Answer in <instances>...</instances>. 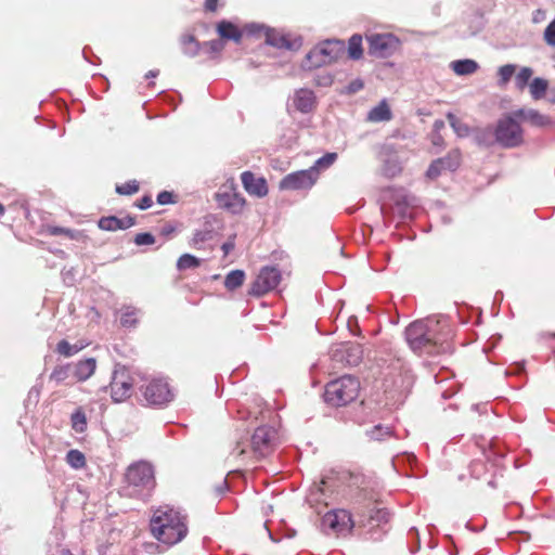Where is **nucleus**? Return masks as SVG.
<instances>
[{"label": "nucleus", "instance_id": "52", "mask_svg": "<svg viewBox=\"0 0 555 555\" xmlns=\"http://www.w3.org/2000/svg\"><path fill=\"white\" fill-rule=\"evenodd\" d=\"M325 501V489L322 486H315L310 490L309 502Z\"/></svg>", "mask_w": 555, "mask_h": 555}, {"label": "nucleus", "instance_id": "9", "mask_svg": "<svg viewBox=\"0 0 555 555\" xmlns=\"http://www.w3.org/2000/svg\"><path fill=\"white\" fill-rule=\"evenodd\" d=\"M140 391L149 405L163 406L173 399V392L164 378H154L141 386Z\"/></svg>", "mask_w": 555, "mask_h": 555}, {"label": "nucleus", "instance_id": "46", "mask_svg": "<svg viewBox=\"0 0 555 555\" xmlns=\"http://www.w3.org/2000/svg\"><path fill=\"white\" fill-rule=\"evenodd\" d=\"M139 191V184L135 180L128 181L116 186V192L120 195H131Z\"/></svg>", "mask_w": 555, "mask_h": 555}, {"label": "nucleus", "instance_id": "54", "mask_svg": "<svg viewBox=\"0 0 555 555\" xmlns=\"http://www.w3.org/2000/svg\"><path fill=\"white\" fill-rule=\"evenodd\" d=\"M157 203L159 205H168L173 203V194L168 191H163L157 195Z\"/></svg>", "mask_w": 555, "mask_h": 555}, {"label": "nucleus", "instance_id": "19", "mask_svg": "<svg viewBox=\"0 0 555 555\" xmlns=\"http://www.w3.org/2000/svg\"><path fill=\"white\" fill-rule=\"evenodd\" d=\"M133 217L117 218L115 216L102 217L99 220V228L104 231L126 230L134 225Z\"/></svg>", "mask_w": 555, "mask_h": 555}, {"label": "nucleus", "instance_id": "22", "mask_svg": "<svg viewBox=\"0 0 555 555\" xmlns=\"http://www.w3.org/2000/svg\"><path fill=\"white\" fill-rule=\"evenodd\" d=\"M95 369L96 360L94 358H88L77 362L73 366V376L79 382H85L93 375Z\"/></svg>", "mask_w": 555, "mask_h": 555}, {"label": "nucleus", "instance_id": "1", "mask_svg": "<svg viewBox=\"0 0 555 555\" xmlns=\"http://www.w3.org/2000/svg\"><path fill=\"white\" fill-rule=\"evenodd\" d=\"M404 334L408 345L415 353L435 356L450 351L449 332L443 331L439 320L414 321L405 328Z\"/></svg>", "mask_w": 555, "mask_h": 555}, {"label": "nucleus", "instance_id": "27", "mask_svg": "<svg viewBox=\"0 0 555 555\" xmlns=\"http://www.w3.org/2000/svg\"><path fill=\"white\" fill-rule=\"evenodd\" d=\"M245 280V272L243 270H232L224 279V286L229 291L236 289L242 286Z\"/></svg>", "mask_w": 555, "mask_h": 555}, {"label": "nucleus", "instance_id": "18", "mask_svg": "<svg viewBox=\"0 0 555 555\" xmlns=\"http://www.w3.org/2000/svg\"><path fill=\"white\" fill-rule=\"evenodd\" d=\"M216 202L219 207L228 209L232 214H240L245 205V199L242 195L228 191L217 193Z\"/></svg>", "mask_w": 555, "mask_h": 555}, {"label": "nucleus", "instance_id": "5", "mask_svg": "<svg viewBox=\"0 0 555 555\" xmlns=\"http://www.w3.org/2000/svg\"><path fill=\"white\" fill-rule=\"evenodd\" d=\"M345 48L343 40H325L307 53L301 66L304 69H312L328 65L344 55Z\"/></svg>", "mask_w": 555, "mask_h": 555}, {"label": "nucleus", "instance_id": "40", "mask_svg": "<svg viewBox=\"0 0 555 555\" xmlns=\"http://www.w3.org/2000/svg\"><path fill=\"white\" fill-rule=\"evenodd\" d=\"M532 74L533 70L530 67H522L515 78L516 88L519 90H524L528 86L529 80L532 77Z\"/></svg>", "mask_w": 555, "mask_h": 555}, {"label": "nucleus", "instance_id": "64", "mask_svg": "<svg viewBox=\"0 0 555 555\" xmlns=\"http://www.w3.org/2000/svg\"><path fill=\"white\" fill-rule=\"evenodd\" d=\"M159 74V70L158 69H152V70H149L145 75V78L150 79V78H155L157 77Z\"/></svg>", "mask_w": 555, "mask_h": 555}, {"label": "nucleus", "instance_id": "21", "mask_svg": "<svg viewBox=\"0 0 555 555\" xmlns=\"http://www.w3.org/2000/svg\"><path fill=\"white\" fill-rule=\"evenodd\" d=\"M294 106L301 113H310L315 106V95L312 90L299 89L293 99Z\"/></svg>", "mask_w": 555, "mask_h": 555}, {"label": "nucleus", "instance_id": "29", "mask_svg": "<svg viewBox=\"0 0 555 555\" xmlns=\"http://www.w3.org/2000/svg\"><path fill=\"white\" fill-rule=\"evenodd\" d=\"M348 55L351 60H360L363 55L362 49V37L360 35H353L348 41Z\"/></svg>", "mask_w": 555, "mask_h": 555}, {"label": "nucleus", "instance_id": "2", "mask_svg": "<svg viewBox=\"0 0 555 555\" xmlns=\"http://www.w3.org/2000/svg\"><path fill=\"white\" fill-rule=\"evenodd\" d=\"M151 531L160 542L172 545L180 542L188 532L184 517L171 507H159L151 519Z\"/></svg>", "mask_w": 555, "mask_h": 555}, {"label": "nucleus", "instance_id": "7", "mask_svg": "<svg viewBox=\"0 0 555 555\" xmlns=\"http://www.w3.org/2000/svg\"><path fill=\"white\" fill-rule=\"evenodd\" d=\"M513 113L499 119L494 128L495 142L505 149H513L524 143V132Z\"/></svg>", "mask_w": 555, "mask_h": 555}, {"label": "nucleus", "instance_id": "12", "mask_svg": "<svg viewBox=\"0 0 555 555\" xmlns=\"http://www.w3.org/2000/svg\"><path fill=\"white\" fill-rule=\"evenodd\" d=\"M322 526L336 534L346 535L351 532L356 521L347 509H335L327 512L322 518Z\"/></svg>", "mask_w": 555, "mask_h": 555}, {"label": "nucleus", "instance_id": "11", "mask_svg": "<svg viewBox=\"0 0 555 555\" xmlns=\"http://www.w3.org/2000/svg\"><path fill=\"white\" fill-rule=\"evenodd\" d=\"M281 279V271L276 267L266 266L259 271L248 294L255 297H261L273 291L280 284Z\"/></svg>", "mask_w": 555, "mask_h": 555}, {"label": "nucleus", "instance_id": "3", "mask_svg": "<svg viewBox=\"0 0 555 555\" xmlns=\"http://www.w3.org/2000/svg\"><path fill=\"white\" fill-rule=\"evenodd\" d=\"M125 490L128 495L146 499L155 486L153 467L146 462H139L128 467Z\"/></svg>", "mask_w": 555, "mask_h": 555}, {"label": "nucleus", "instance_id": "28", "mask_svg": "<svg viewBox=\"0 0 555 555\" xmlns=\"http://www.w3.org/2000/svg\"><path fill=\"white\" fill-rule=\"evenodd\" d=\"M365 435L369 438V440L384 441L386 438H388L392 435V430L388 426L378 424V425L372 427L371 429H367L365 431Z\"/></svg>", "mask_w": 555, "mask_h": 555}, {"label": "nucleus", "instance_id": "53", "mask_svg": "<svg viewBox=\"0 0 555 555\" xmlns=\"http://www.w3.org/2000/svg\"><path fill=\"white\" fill-rule=\"evenodd\" d=\"M134 243L138 246L152 245L155 243V237H154V235H152L151 233H147V232L139 233L134 236Z\"/></svg>", "mask_w": 555, "mask_h": 555}, {"label": "nucleus", "instance_id": "25", "mask_svg": "<svg viewBox=\"0 0 555 555\" xmlns=\"http://www.w3.org/2000/svg\"><path fill=\"white\" fill-rule=\"evenodd\" d=\"M217 30L221 38L233 40L236 43L242 39V33L231 22L221 21L217 26Z\"/></svg>", "mask_w": 555, "mask_h": 555}, {"label": "nucleus", "instance_id": "58", "mask_svg": "<svg viewBox=\"0 0 555 555\" xmlns=\"http://www.w3.org/2000/svg\"><path fill=\"white\" fill-rule=\"evenodd\" d=\"M39 397H40V387L36 385L30 388V390L28 392V400H30V401L34 400L35 402H38Z\"/></svg>", "mask_w": 555, "mask_h": 555}, {"label": "nucleus", "instance_id": "41", "mask_svg": "<svg viewBox=\"0 0 555 555\" xmlns=\"http://www.w3.org/2000/svg\"><path fill=\"white\" fill-rule=\"evenodd\" d=\"M72 425L77 433H82L86 429L87 420L82 411L78 410L72 414Z\"/></svg>", "mask_w": 555, "mask_h": 555}, {"label": "nucleus", "instance_id": "6", "mask_svg": "<svg viewBox=\"0 0 555 555\" xmlns=\"http://www.w3.org/2000/svg\"><path fill=\"white\" fill-rule=\"evenodd\" d=\"M358 526L364 529L367 539L379 541L387 532L385 526L390 519V513L386 508L373 506L367 511L358 513Z\"/></svg>", "mask_w": 555, "mask_h": 555}, {"label": "nucleus", "instance_id": "56", "mask_svg": "<svg viewBox=\"0 0 555 555\" xmlns=\"http://www.w3.org/2000/svg\"><path fill=\"white\" fill-rule=\"evenodd\" d=\"M235 237L236 235L233 234L229 236V238L222 244L221 249L223 250V254L227 256L229 255L235 247Z\"/></svg>", "mask_w": 555, "mask_h": 555}, {"label": "nucleus", "instance_id": "43", "mask_svg": "<svg viewBox=\"0 0 555 555\" xmlns=\"http://www.w3.org/2000/svg\"><path fill=\"white\" fill-rule=\"evenodd\" d=\"M515 69H516V66L513 65V64H506V65H503L499 68V83L500 85H506L512 76L514 75L515 73Z\"/></svg>", "mask_w": 555, "mask_h": 555}, {"label": "nucleus", "instance_id": "45", "mask_svg": "<svg viewBox=\"0 0 555 555\" xmlns=\"http://www.w3.org/2000/svg\"><path fill=\"white\" fill-rule=\"evenodd\" d=\"M477 142L479 144H482V145H486V146H491L493 145L495 142V135H494V129H486L483 131H481L480 133H478L477 135Z\"/></svg>", "mask_w": 555, "mask_h": 555}, {"label": "nucleus", "instance_id": "35", "mask_svg": "<svg viewBox=\"0 0 555 555\" xmlns=\"http://www.w3.org/2000/svg\"><path fill=\"white\" fill-rule=\"evenodd\" d=\"M547 81L543 78H534L529 88H530V94L534 100H540L544 96L546 90H547Z\"/></svg>", "mask_w": 555, "mask_h": 555}, {"label": "nucleus", "instance_id": "34", "mask_svg": "<svg viewBox=\"0 0 555 555\" xmlns=\"http://www.w3.org/2000/svg\"><path fill=\"white\" fill-rule=\"evenodd\" d=\"M83 345L79 344H69L67 340L62 339L56 345V352L64 357H72L78 353L81 349H83Z\"/></svg>", "mask_w": 555, "mask_h": 555}, {"label": "nucleus", "instance_id": "4", "mask_svg": "<svg viewBox=\"0 0 555 555\" xmlns=\"http://www.w3.org/2000/svg\"><path fill=\"white\" fill-rule=\"evenodd\" d=\"M360 390L359 380L351 375H344L327 383L324 390V400L333 406H341L353 401Z\"/></svg>", "mask_w": 555, "mask_h": 555}, {"label": "nucleus", "instance_id": "48", "mask_svg": "<svg viewBox=\"0 0 555 555\" xmlns=\"http://www.w3.org/2000/svg\"><path fill=\"white\" fill-rule=\"evenodd\" d=\"M444 171L441 162L437 158L428 167L426 177L430 180L437 179Z\"/></svg>", "mask_w": 555, "mask_h": 555}, {"label": "nucleus", "instance_id": "63", "mask_svg": "<svg viewBox=\"0 0 555 555\" xmlns=\"http://www.w3.org/2000/svg\"><path fill=\"white\" fill-rule=\"evenodd\" d=\"M444 128V122L442 120H436L434 122V131L439 133V131Z\"/></svg>", "mask_w": 555, "mask_h": 555}, {"label": "nucleus", "instance_id": "31", "mask_svg": "<svg viewBox=\"0 0 555 555\" xmlns=\"http://www.w3.org/2000/svg\"><path fill=\"white\" fill-rule=\"evenodd\" d=\"M139 310L133 307H125L120 317V324L124 327H135L138 324Z\"/></svg>", "mask_w": 555, "mask_h": 555}, {"label": "nucleus", "instance_id": "26", "mask_svg": "<svg viewBox=\"0 0 555 555\" xmlns=\"http://www.w3.org/2000/svg\"><path fill=\"white\" fill-rule=\"evenodd\" d=\"M180 42L182 46V52L189 57L196 56L199 50H203V44H201L192 35H183Z\"/></svg>", "mask_w": 555, "mask_h": 555}, {"label": "nucleus", "instance_id": "33", "mask_svg": "<svg viewBox=\"0 0 555 555\" xmlns=\"http://www.w3.org/2000/svg\"><path fill=\"white\" fill-rule=\"evenodd\" d=\"M66 462L70 467L80 469L86 466V456L79 450L72 449L66 454Z\"/></svg>", "mask_w": 555, "mask_h": 555}, {"label": "nucleus", "instance_id": "50", "mask_svg": "<svg viewBox=\"0 0 555 555\" xmlns=\"http://www.w3.org/2000/svg\"><path fill=\"white\" fill-rule=\"evenodd\" d=\"M363 88H364L363 80L360 79V78H357V79L352 80L351 82H349L345 87L343 93L351 95V94H354V93L359 92Z\"/></svg>", "mask_w": 555, "mask_h": 555}, {"label": "nucleus", "instance_id": "30", "mask_svg": "<svg viewBox=\"0 0 555 555\" xmlns=\"http://www.w3.org/2000/svg\"><path fill=\"white\" fill-rule=\"evenodd\" d=\"M214 237V231L210 228H205L203 230H197L194 232L193 237L190 242V245L194 248L201 249L203 244L211 241Z\"/></svg>", "mask_w": 555, "mask_h": 555}, {"label": "nucleus", "instance_id": "44", "mask_svg": "<svg viewBox=\"0 0 555 555\" xmlns=\"http://www.w3.org/2000/svg\"><path fill=\"white\" fill-rule=\"evenodd\" d=\"M224 48V43L221 39H215L203 43V50L209 54H218Z\"/></svg>", "mask_w": 555, "mask_h": 555}, {"label": "nucleus", "instance_id": "38", "mask_svg": "<svg viewBox=\"0 0 555 555\" xmlns=\"http://www.w3.org/2000/svg\"><path fill=\"white\" fill-rule=\"evenodd\" d=\"M47 233L50 235H53V236L66 235L70 240H79V237L81 236L80 231L70 230V229L62 228V227H55V225H49L47 228Z\"/></svg>", "mask_w": 555, "mask_h": 555}, {"label": "nucleus", "instance_id": "37", "mask_svg": "<svg viewBox=\"0 0 555 555\" xmlns=\"http://www.w3.org/2000/svg\"><path fill=\"white\" fill-rule=\"evenodd\" d=\"M73 375V366L69 364L55 366L50 375V379L55 380L57 384L66 380Z\"/></svg>", "mask_w": 555, "mask_h": 555}, {"label": "nucleus", "instance_id": "15", "mask_svg": "<svg viewBox=\"0 0 555 555\" xmlns=\"http://www.w3.org/2000/svg\"><path fill=\"white\" fill-rule=\"evenodd\" d=\"M109 387L114 402H122L130 397L132 383L125 366L120 364L115 365Z\"/></svg>", "mask_w": 555, "mask_h": 555}, {"label": "nucleus", "instance_id": "55", "mask_svg": "<svg viewBox=\"0 0 555 555\" xmlns=\"http://www.w3.org/2000/svg\"><path fill=\"white\" fill-rule=\"evenodd\" d=\"M486 469V465L480 462V461H477V462H474L470 466V474L474 478L476 479H479L480 478V474Z\"/></svg>", "mask_w": 555, "mask_h": 555}, {"label": "nucleus", "instance_id": "51", "mask_svg": "<svg viewBox=\"0 0 555 555\" xmlns=\"http://www.w3.org/2000/svg\"><path fill=\"white\" fill-rule=\"evenodd\" d=\"M543 38L548 46L555 47V20L546 26Z\"/></svg>", "mask_w": 555, "mask_h": 555}, {"label": "nucleus", "instance_id": "13", "mask_svg": "<svg viewBox=\"0 0 555 555\" xmlns=\"http://www.w3.org/2000/svg\"><path fill=\"white\" fill-rule=\"evenodd\" d=\"M369 53L376 57H388L399 47V39L392 34H372L366 36Z\"/></svg>", "mask_w": 555, "mask_h": 555}, {"label": "nucleus", "instance_id": "20", "mask_svg": "<svg viewBox=\"0 0 555 555\" xmlns=\"http://www.w3.org/2000/svg\"><path fill=\"white\" fill-rule=\"evenodd\" d=\"M513 115L517 118L529 121L534 127H546L552 124L548 116L543 115L533 108H520L514 111Z\"/></svg>", "mask_w": 555, "mask_h": 555}, {"label": "nucleus", "instance_id": "8", "mask_svg": "<svg viewBox=\"0 0 555 555\" xmlns=\"http://www.w3.org/2000/svg\"><path fill=\"white\" fill-rule=\"evenodd\" d=\"M278 442V431L271 426H259L250 438L251 453L256 459L269 455Z\"/></svg>", "mask_w": 555, "mask_h": 555}, {"label": "nucleus", "instance_id": "23", "mask_svg": "<svg viewBox=\"0 0 555 555\" xmlns=\"http://www.w3.org/2000/svg\"><path fill=\"white\" fill-rule=\"evenodd\" d=\"M392 118V113L386 100H383L373 107L369 113L366 119L372 122L388 121Z\"/></svg>", "mask_w": 555, "mask_h": 555}, {"label": "nucleus", "instance_id": "24", "mask_svg": "<svg viewBox=\"0 0 555 555\" xmlns=\"http://www.w3.org/2000/svg\"><path fill=\"white\" fill-rule=\"evenodd\" d=\"M450 66L459 76L472 75L479 68L478 63L469 59L453 61Z\"/></svg>", "mask_w": 555, "mask_h": 555}, {"label": "nucleus", "instance_id": "14", "mask_svg": "<svg viewBox=\"0 0 555 555\" xmlns=\"http://www.w3.org/2000/svg\"><path fill=\"white\" fill-rule=\"evenodd\" d=\"M318 180V169L309 168L286 175L280 181L281 190H308L311 189Z\"/></svg>", "mask_w": 555, "mask_h": 555}, {"label": "nucleus", "instance_id": "61", "mask_svg": "<svg viewBox=\"0 0 555 555\" xmlns=\"http://www.w3.org/2000/svg\"><path fill=\"white\" fill-rule=\"evenodd\" d=\"M332 82H333V79L331 76H324L318 80V85L323 86V87L330 86V85H332Z\"/></svg>", "mask_w": 555, "mask_h": 555}, {"label": "nucleus", "instance_id": "62", "mask_svg": "<svg viewBox=\"0 0 555 555\" xmlns=\"http://www.w3.org/2000/svg\"><path fill=\"white\" fill-rule=\"evenodd\" d=\"M234 452H237V456L244 455L246 453V449L244 447H242V442L241 441H238L236 443V447L233 450V453Z\"/></svg>", "mask_w": 555, "mask_h": 555}, {"label": "nucleus", "instance_id": "39", "mask_svg": "<svg viewBox=\"0 0 555 555\" xmlns=\"http://www.w3.org/2000/svg\"><path fill=\"white\" fill-rule=\"evenodd\" d=\"M447 119L449 120L451 127L455 131L459 137H466L469 133V128L467 125L462 122L454 114L448 113Z\"/></svg>", "mask_w": 555, "mask_h": 555}, {"label": "nucleus", "instance_id": "47", "mask_svg": "<svg viewBox=\"0 0 555 555\" xmlns=\"http://www.w3.org/2000/svg\"><path fill=\"white\" fill-rule=\"evenodd\" d=\"M396 205L401 208V206L409 207V206H416L417 205V198L414 195L403 193L401 195H398L396 199ZM403 214L404 211L400 209Z\"/></svg>", "mask_w": 555, "mask_h": 555}, {"label": "nucleus", "instance_id": "59", "mask_svg": "<svg viewBox=\"0 0 555 555\" xmlns=\"http://www.w3.org/2000/svg\"><path fill=\"white\" fill-rule=\"evenodd\" d=\"M175 231H176L175 225H172L171 223H167V224L163 225V228L160 229V234L163 236H170Z\"/></svg>", "mask_w": 555, "mask_h": 555}, {"label": "nucleus", "instance_id": "17", "mask_svg": "<svg viewBox=\"0 0 555 555\" xmlns=\"http://www.w3.org/2000/svg\"><path fill=\"white\" fill-rule=\"evenodd\" d=\"M241 179L243 186L248 194L257 197H263L268 194V185L264 178L256 177L250 171H244Z\"/></svg>", "mask_w": 555, "mask_h": 555}, {"label": "nucleus", "instance_id": "60", "mask_svg": "<svg viewBox=\"0 0 555 555\" xmlns=\"http://www.w3.org/2000/svg\"><path fill=\"white\" fill-rule=\"evenodd\" d=\"M218 0H205V9L209 12H215L217 10Z\"/></svg>", "mask_w": 555, "mask_h": 555}, {"label": "nucleus", "instance_id": "42", "mask_svg": "<svg viewBox=\"0 0 555 555\" xmlns=\"http://www.w3.org/2000/svg\"><path fill=\"white\" fill-rule=\"evenodd\" d=\"M337 158L336 153H326L324 156L320 157L314 165L311 168L318 169V173L320 172V169L328 168L334 164V162Z\"/></svg>", "mask_w": 555, "mask_h": 555}, {"label": "nucleus", "instance_id": "57", "mask_svg": "<svg viewBox=\"0 0 555 555\" xmlns=\"http://www.w3.org/2000/svg\"><path fill=\"white\" fill-rule=\"evenodd\" d=\"M153 201L149 195L143 196L137 204L140 209H147L152 206Z\"/></svg>", "mask_w": 555, "mask_h": 555}, {"label": "nucleus", "instance_id": "49", "mask_svg": "<svg viewBox=\"0 0 555 555\" xmlns=\"http://www.w3.org/2000/svg\"><path fill=\"white\" fill-rule=\"evenodd\" d=\"M384 175L395 177L401 171V167L397 159H388L383 167Z\"/></svg>", "mask_w": 555, "mask_h": 555}, {"label": "nucleus", "instance_id": "36", "mask_svg": "<svg viewBox=\"0 0 555 555\" xmlns=\"http://www.w3.org/2000/svg\"><path fill=\"white\" fill-rule=\"evenodd\" d=\"M201 264V259L197 257L191 255V254H183L179 257L177 261V269L179 271H184L188 269H194L197 268Z\"/></svg>", "mask_w": 555, "mask_h": 555}, {"label": "nucleus", "instance_id": "10", "mask_svg": "<svg viewBox=\"0 0 555 555\" xmlns=\"http://www.w3.org/2000/svg\"><path fill=\"white\" fill-rule=\"evenodd\" d=\"M391 379H386V391L397 392L400 397L406 396L414 384V377L409 367L401 360L391 365Z\"/></svg>", "mask_w": 555, "mask_h": 555}, {"label": "nucleus", "instance_id": "32", "mask_svg": "<svg viewBox=\"0 0 555 555\" xmlns=\"http://www.w3.org/2000/svg\"><path fill=\"white\" fill-rule=\"evenodd\" d=\"M446 170L454 171L460 166L461 154L457 150L448 153L447 156L438 158Z\"/></svg>", "mask_w": 555, "mask_h": 555}, {"label": "nucleus", "instance_id": "16", "mask_svg": "<svg viewBox=\"0 0 555 555\" xmlns=\"http://www.w3.org/2000/svg\"><path fill=\"white\" fill-rule=\"evenodd\" d=\"M246 31L249 35H258L260 33H263L264 37H266V42L268 44L279 48V49H281V48L291 49V44L284 36L280 35L279 33H276L273 29L264 28L262 25H258V24H254V23L249 24L246 26Z\"/></svg>", "mask_w": 555, "mask_h": 555}]
</instances>
